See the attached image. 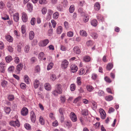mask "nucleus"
Instances as JSON below:
<instances>
[{
    "mask_svg": "<svg viewBox=\"0 0 131 131\" xmlns=\"http://www.w3.org/2000/svg\"><path fill=\"white\" fill-rule=\"evenodd\" d=\"M69 62L68 61L64 59L62 61L61 66V68L64 70L66 69L68 66Z\"/></svg>",
    "mask_w": 131,
    "mask_h": 131,
    "instance_id": "f257e3e1",
    "label": "nucleus"
},
{
    "mask_svg": "<svg viewBox=\"0 0 131 131\" xmlns=\"http://www.w3.org/2000/svg\"><path fill=\"white\" fill-rule=\"evenodd\" d=\"M49 41L47 39L43 40L40 41L39 45L40 46L43 47L46 46L49 43Z\"/></svg>",
    "mask_w": 131,
    "mask_h": 131,
    "instance_id": "f03ea898",
    "label": "nucleus"
},
{
    "mask_svg": "<svg viewBox=\"0 0 131 131\" xmlns=\"http://www.w3.org/2000/svg\"><path fill=\"white\" fill-rule=\"evenodd\" d=\"M6 65L3 62H1L0 63V71L4 73L5 72V70L6 68Z\"/></svg>",
    "mask_w": 131,
    "mask_h": 131,
    "instance_id": "7ed1b4c3",
    "label": "nucleus"
},
{
    "mask_svg": "<svg viewBox=\"0 0 131 131\" xmlns=\"http://www.w3.org/2000/svg\"><path fill=\"white\" fill-rule=\"evenodd\" d=\"M10 125L14 127L17 126L19 127L20 126V124L19 121L18 120H16L15 121H11L9 123Z\"/></svg>",
    "mask_w": 131,
    "mask_h": 131,
    "instance_id": "20e7f679",
    "label": "nucleus"
},
{
    "mask_svg": "<svg viewBox=\"0 0 131 131\" xmlns=\"http://www.w3.org/2000/svg\"><path fill=\"white\" fill-rule=\"evenodd\" d=\"M62 86L61 84H57L56 85V90H57L59 94H61L62 92Z\"/></svg>",
    "mask_w": 131,
    "mask_h": 131,
    "instance_id": "39448f33",
    "label": "nucleus"
},
{
    "mask_svg": "<svg viewBox=\"0 0 131 131\" xmlns=\"http://www.w3.org/2000/svg\"><path fill=\"white\" fill-rule=\"evenodd\" d=\"M71 119L73 122H75L77 121V118L75 114L73 112H71L70 115Z\"/></svg>",
    "mask_w": 131,
    "mask_h": 131,
    "instance_id": "423d86ee",
    "label": "nucleus"
},
{
    "mask_svg": "<svg viewBox=\"0 0 131 131\" xmlns=\"http://www.w3.org/2000/svg\"><path fill=\"white\" fill-rule=\"evenodd\" d=\"M70 71L71 72L74 73L78 70V68L77 65L74 64H72L70 66Z\"/></svg>",
    "mask_w": 131,
    "mask_h": 131,
    "instance_id": "0eeeda50",
    "label": "nucleus"
},
{
    "mask_svg": "<svg viewBox=\"0 0 131 131\" xmlns=\"http://www.w3.org/2000/svg\"><path fill=\"white\" fill-rule=\"evenodd\" d=\"M22 19L24 22H26L28 21V17L26 13L23 12L22 14Z\"/></svg>",
    "mask_w": 131,
    "mask_h": 131,
    "instance_id": "6e6552de",
    "label": "nucleus"
},
{
    "mask_svg": "<svg viewBox=\"0 0 131 131\" xmlns=\"http://www.w3.org/2000/svg\"><path fill=\"white\" fill-rule=\"evenodd\" d=\"M30 117L31 121L32 122L34 123L36 121V116L33 111H31L30 113Z\"/></svg>",
    "mask_w": 131,
    "mask_h": 131,
    "instance_id": "1a4fd4ad",
    "label": "nucleus"
},
{
    "mask_svg": "<svg viewBox=\"0 0 131 131\" xmlns=\"http://www.w3.org/2000/svg\"><path fill=\"white\" fill-rule=\"evenodd\" d=\"M28 113V110L26 107L23 108L21 111V114L22 115L26 116L27 114Z\"/></svg>",
    "mask_w": 131,
    "mask_h": 131,
    "instance_id": "9d476101",
    "label": "nucleus"
},
{
    "mask_svg": "<svg viewBox=\"0 0 131 131\" xmlns=\"http://www.w3.org/2000/svg\"><path fill=\"white\" fill-rule=\"evenodd\" d=\"M73 50L75 53L77 54H79L81 52L80 47L78 46H75L73 48Z\"/></svg>",
    "mask_w": 131,
    "mask_h": 131,
    "instance_id": "9b49d317",
    "label": "nucleus"
},
{
    "mask_svg": "<svg viewBox=\"0 0 131 131\" xmlns=\"http://www.w3.org/2000/svg\"><path fill=\"white\" fill-rule=\"evenodd\" d=\"M94 93L95 94L97 93V95L100 97L103 96L104 95V92L101 90H99L97 91H95Z\"/></svg>",
    "mask_w": 131,
    "mask_h": 131,
    "instance_id": "f8f14e48",
    "label": "nucleus"
},
{
    "mask_svg": "<svg viewBox=\"0 0 131 131\" xmlns=\"http://www.w3.org/2000/svg\"><path fill=\"white\" fill-rule=\"evenodd\" d=\"M13 16L14 20L16 22H17L19 18V14L18 13H16L13 15Z\"/></svg>",
    "mask_w": 131,
    "mask_h": 131,
    "instance_id": "ddd939ff",
    "label": "nucleus"
},
{
    "mask_svg": "<svg viewBox=\"0 0 131 131\" xmlns=\"http://www.w3.org/2000/svg\"><path fill=\"white\" fill-rule=\"evenodd\" d=\"M39 85V81L37 79L35 80L34 82V86L35 88L37 89Z\"/></svg>",
    "mask_w": 131,
    "mask_h": 131,
    "instance_id": "4468645a",
    "label": "nucleus"
},
{
    "mask_svg": "<svg viewBox=\"0 0 131 131\" xmlns=\"http://www.w3.org/2000/svg\"><path fill=\"white\" fill-rule=\"evenodd\" d=\"M34 33L33 31H31L29 34V38L30 40H32L34 37Z\"/></svg>",
    "mask_w": 131,
    "mask_h": 131,
    "instance_id": "2eb2a0df",
    "label": "nucleus"
},
{
    "mask_svg": "<svg viewBox=\"0 0 131 131\" xmlns=\"http://www.w3.org/2000/svg\"><path fill=\"white\" fill-rule=\"evenodd\" d=\"M5 38L9 42H12L13 41V38L9 35H6Z\"/></svg>",
    "mask_w": 131,
    "mask_h": 131,
    "instance_id": "dca6fc26",
    "label": "nucleus"
},
{
    "mask_svg": "<svg viewBox=\"0 0 131 131\" xmlns=\"http://www.w3.org/2000/svg\"><path fill=\"white\" fill-rule=\"evenodd\" d=\"M24 80L26 84H29L30 83V80L27 75H25L24 76Z\"/></svg>",
    "mask_w": 131,
    "mask_h": 131,
    "instance_id": "f3484780",
    "label": "nucleus"
},
{
    "mask_svg": "<svg viewBox=\"0 0 131 131\" xmlns=\"http://www.w3.org/2000/svg\"><path fill=\"white\" fill-rule=\"evenodd\" d=\"M63 28L61 26H58L56 32L58 34H60L62 31Z\"/></svg>",
    "mask_w": 131,
    "mask_h": 131,
    "instance_id": "a211bd4d",
    "label": "nucleus"
},
{
    "mask_svg": "<svg viewBox=\"0 0 131 131\" xmlns=\"http://www.w3.org/2000/svg\"><path fill=\"white\" fill-rule=\"evenodd\" d=\"M91 58L88 56H86L83 57V60L85 62H89L90 61Z\"/></svg>",
    "mask_w": 131,
    "mask_h": 131,
    "instance_id": "6ab92c4d",
    "label": "nucleus"
},
{
    "mask_svg": "<svg viewBox=\"0 0 131 131\" xmlns=\"http://www.w3.org/2000/svg\"><path fill=\"white\" fill-rule=\"evenodd\" d=\"M44 86L45 89L48 91L50 90L51 89V86L48 83L45 84Z\"/></svg>",
    "mask_w": 131,
    "mask_h": 131,
    "instance_id": "aec40b11",
    "label": "nucleus"
},
{
    "mask_svg": "<svg viewBox=\"0 0 131 131\" xmlns=\"http://www.w3.org/2000/svg\"><path fill=\"white\" fill-rule=\"evenodd\" d=\"M12 58L11 56H8L6 57L5 58V60L6 62L8 63L10 62L12 60Z\"/></svg>",
    "mask_w": 131,
    "mask_h": 131,
    "instance_id": "412c9836",
    "label": "nucleus"
},
{
    "mask_svg": "<svg viewBox=\"0 0 131 131\" xmlns=\"http://www.w3.org/2000/svg\"><path fill=\"white\" fill-rule=\"evenodd\" d=\"M94 8L96 10H99L100 8V5L98 2L96 3L94 6Z\"/></svg>",
    "mask_w": 131,
    "mask_h": 131,
    "instance_id": "4be33fe9",
    "label": "nucleus"
},
{
    "mask_svg": "<svg viewBox=\"0 0 131 131\" xmlns=\"http://www.w3.org/2000/svg\"><path fill=\"white\" fill-rule=\"evenodd\" d=\"M113 67V64L112 63H109L107 66L106 69L110 71L112 68Z\"/></svg>",
    "mask_w": 131,
    "mask_h": 131,
    "instance_id": "5701e85b",
    "label": "nucleus"
},
{
    "mask_svg": "<svg viewBox=\"0 0 131 131\" xmlns=\"http://www.w3.org/2000/svg\"><path fill=\"white\" fill-rule=\"evenodd\" d=\"M80 35L86 37L87 36V34L83 30L80 31Z\"/></svg>",
    "mask_w": 131,
    "mask_h": 131,
    "instance_id": "b1692460",
    "label": "nucleus"
},
{
    "mask_svg": "<svg viewBox=\"0 0 131 131\" xmlns=\"http://www.w3.org/2000/svg\"><path fill=\"white\" fill-rule=\"evenodd\" d=\"M105 99L106 101H110L113 100V97L111 95H109L105 96Z\"/></svg>",
    "mask_w": 131,
    "mask_h": 131,
    "instance_id": "393cba45",
    "label": "nucleus"
},
{
    "mask_svg": "<svg viewBox=\"0 0 131 131\" xmlns=\"http://www.w3.org/2000/svg\"><path fill=\"white\" fill-rule=\"evenodd\" d=\"M97 19L99 21H103L104 20L103 17L101 15L99 14H97Z\"/></svg>",
    "mask_w": 131,
    "mask_h": 131,
    "instance_id": "a878e982",
    "label": "nucleus"
},
{
    "mask_svg": "<svg viewBox=\"0 0 131 131\" xmlns=\"http://www.w3.org/2000/svg\"><path fill=\"white\" fill-rule=\"evenodd\" d=\"M23 67V65L21 63H20L17 66L16 69L17 71H20L21 70Z\"/></svg>",
    "mask_w": 131,
    "mask_h": 131,
    "instance_id": "bb28decb",
    "label": "nucleus"
},
{
    "mask_svg": "<svg viewBox=\"0 0 131 131\" xmlns=\"http://www.w3.org/2000/svg\"><path fill=\"white\" fill-rule=\"evenodd\" d=\"M91 24L93 26H95L97 25V22L96 20L93 19L91 21Z\"/></svg>",
    "mask_w": 131,
    "mask_h": 131,
    "instance_id": "cd10ccee",
    "label": "nucleus"
},
{
    "mask_svg": "<svg viewBox=\"0 0 131 131\" xmlns=\"http://www.w3.org/2000/svg\"><path fill=\"white\" fill-rule=\"evenodd\" d=\"M75 6L74 5H72L69 8V11L71 13H73L75 9Z\"/></svg>",
    "mask_w": 131,
    "mask_h": 131,
    "instance_id": "c85d7f7f",
    "label": "nucleus"
},
{
    "mask_svg": "<svg viewBox=\"0 0 131 131\" xmlns=\"http://www.w3.org/2000/svg\"><path fill=\"white\" fill-rule=\"evenodd\" d=\"M61 102L62 103H64L66 100L65 96L64 95H61L60 97Z\"/></svg>",
    "mask_w": 131,
    "mask_h": 131,
    "instance_id": "c756f323",
    "label": "nucleus"
},
{
    "mask_svg": "<svg viewBox=\"0 0 131 131\" xmlns=\"http://www.w3.org/2000/svg\"><path fill=\"white\" fill-rule=\"evenodd\" d=\"M86 88L87 91L89 92L92 91L94 88L92 86L88 85L86 86Z\"/></svg>",
    "mask_w": 131,
    "mask_h": 131,
    "instance_id": "7c9ffc66",
    "label": "nucleus"
},
{
    "mask_svg": "<svg viewBox=\"0 0 131 131\" xmlns=\"http://www.w3.org/2000/svg\"><path fill=\"white\" fill-rule=\"evenodd\" d=\"M65 109L63 108H60L59 110V112L60 114V115H63L64 113Z\"/></svg>",
    "mask_w": 131,
    "mask_h": 131,
    "instance_id": "2f4dec72",
    "label": "nucleus"
},
{
    "mask_svg": "<svg viewBox=\"0 0 131 131\" xmlns=\"http://www.w3.org/2000/svg\"><path fill=\"white\" fill-rule=\"evenodd\" d=\"M4 111L7 114H9L10 111V108L8 107H5L4 108Z\"/></svg>",
    "mask_w": 131,
    "mask_h": 131,
    "instance_id": "473e14b6",
    "label": "nucleus"
},
{
    "mask_svg": "<svg viewBox=\"0 0 131 131\" xmlns=\"http://www.w3.org/2000/svg\"><path fill=\"white\" fill-rule=\"evenodd\" d=\"M27 6L28 9L29 11H31L32 10V5L31 3H28L27 4Z\"/></svg>",
    "mask_w": 131,
    "mask_h": 131,
    "instance_id": "72a5a7b5",
    "label": "nucleus"
},
{
    "mask_svg": "<svg viewBox=\"0 0 131 131\" xmlns=\"http://www.w3.org/2000/svg\"><path fill=\"white\" fill-rule=\"evenodd\" d=\"M59 16V14L57 12H56L53 14V18L54 19H57L58 17Z\"/></svg>",
    "mask_w": 131,
    "mask_h": 131,
    "instance_id": "f704fd0d",
    "label": "nucleus"
},
{
    "mask_svg": "<svg viewBox=\"0 0 131 131\" xmlns=\"http://www.w3.org/2000/svg\"><path fill=\"white\" fill-rule=\"evenodd\" d=\"M98 75L97 74L95 73L92 74L91 75V78L93 80H95L97 78Z\"/></svg>",
    "mask_w": 131,
    "mask_h": 131,
    "instance_id": "c9c22d12",
    "label": "nucleus"
},
{
    "mask_svg": "<svg viewBox=\"0 0 131 131\" xmlns=\"http://www.w3.org/2000/svg\"><path fill=\"white\" fill-rule=\"evenodd\" d=\"M39 121L40 123L42 125H43L45 124V121L43 117L42 116H40L39 118Z\"/></svg>",
    "mask_w": 131,
    "mask_h": 131,
    "instance_id": "e433bc0d",
    "label": "nucleus"
},
{
    "mask_svg": "<svg viewBox=\"0 0 131 131\" xmlns=\"http://www.w3.org/2000/svg\"><path fill=\"white\" fill-rule=\"evenodd\" d=\"M70 89L71 91H74L75 89V85L74 84H71L70 86Z\"/></svg>",
    "mask_w": 131,
    "mask_h": 131,
    "instance_id": "4c0bfd02",
    "label": "nucleus"
},
{
    "mask_svg": "<svg viewBox=\"0 0 131 131\" xmlns=\"http://www.w3.org/2000/svg\"><path fill=\"white\" fill-rule=\"evenodd\" d=\"M82 113L83 115H87L88 114V111L87 110H84L82 111Z\"/></svg>",
    "mask_w": 131,
    "mask_h": 131,
    "instance_id": "58836bf2",
    "label": "nucleus"
},
{
    "mask_svg": "<svg viewBox=\"0 0 131 131\" xmlns=\"http://www.w3.org/2000/svg\"><path fill=\"white\" fill-rule=\"evenodd\" d=\"M90 35L94 39H96L98 37L97 34L95 33L92 32L91 34Z\"/></svg>",
    "mask_w": 131,
    "mask_h": 131,
    "instance_id": "ea45409f",
    "label": "nucleus"
},
{
    "mask_svg": "<svg viewBox=\"0 0 131 131\" xmlns=\"http://www.w3.org/2000/svg\"><path fill=\"white\" fill-rule=\"evenodd\" d=\"M53 64L52 63H50L48 64L47 68V70H49L51 69L53 67Z\"/></svg>",
    "mask_w": 131,
    "mask_h": 131,
    "instance_id": "a19ab883",
    "label": "nucleus"
},
{
    "mask_svg": "<svg viewBox=\"0 0 131 131\" xmlns=\"http://www.w3.org/2000/svg\"><path fill=\"white\" fill-rule=\"evenodd\" d=\"M86 45L88 46H92L93 45L94 42L92 40H89L86 42Z\"/></svg>",
    "mask_w": 131,
    "mask_h": 131,
    "instance_id": "79ce46f5",
    "label": "nucleus"
},
{
    "mask_svg": "<svg viewBox=\"0 0 131 131\" xmlns=\"http://www.w3.org/2000/svg\"><path fill=\"white\" fill-rule=\"evenodd\" d=\"M85 69L82 68L79 71V73L80 75H82L85 73Z\"/></svg>",
    "mask_w": 131,
    "mask_h": 131,
    "instance_id": "37998d69",
    "label": "nucleus"
},
{
    "mask_svg": "<svg viewBox=\"0 0 131 131\" xmlns=\"http://www.w3.org/2000/svg\"><path fill=\"white\" fill-rule=\"evenodd\" d=\"M30 46L29 45H27L24 48V51L26 53H28L29 51Z\"/></svg>",
    "mask_w": 131,
    "mask_h": 131,
    "instance_id": "c03bdc74",
    "label": "nucleus"
},
{
    "mask_svg": "<svg viewBox=\"0 0 131 131\" xmlns=\"http://www.w3.org/2000/svg\"><path fill=\"white\" fill-rule=\"evenodd\" d=\"M89 19V17L88 15L85 16L83 18V21L85 23L87 22Z\"/></svg>",
    "mask_w": 131,
    "mask_h": 131,
    "instance_id": "a18cd8bd",
    "label": "nucleus"
},
{
    "mask_svg": "<svg viewBox=\"0 0 131 131\" xmlns=\"http://www.w3.org/2000/svg\"><path fill=\"white\" fill-rule=\"evenodd\" d=\"M65 124L69 128H70L72 126L71 122L69 121H67L65 122Z\"/></svg>",
    "mask_w": 131,
    "mask_h": 131,
    "instance_id": "49530a36",
    "label": "nucleus"
},
{
    "mask_svg": "<svg viewBox=\"0 0 131 131\" xmlns=\"http://www.w3.org/2000/svg\"><path fill=\"white\" fill-rule=\"evenodd\" d=\"M14 99V96L12 95H9L8 96V99L9 101H13Z\"/></svg>",
    "mask_w": 131,
    "mask_h": 131,
    "instance_id": "de8ad7c7",
    "label": "nucleus"
},
{
    "mask_svg": "<svg viewBox=\"0 0 131 131\" xmlns=\"http://www.w3.org/2000/svg\"><path fill=\"white\" fill-rule=\"evenodd\" d=\"M77 82L78 85H80L81 84V78L80 77H78L77 78Z\"/></svg>",
    "mask_w": 131,
    "mask_h": 131,
    "instance_id": "09e8293b",
    "label": "nucleus"
},
{
    "mask_svg": "<svg viewBox=\"0 0 131 131\" xmlns=\"http://www.w3.org/2000/svg\"><path fill=\"white\" fill-rule=\"evenodd\" d=\"M24 126L25 128L27 130H30L31 128V127L30 125L28 123L24 125Z\"/></svg>",
    "mask_w": 131,
    "mask_h": 131,
    "instance_id": "8fccbe9b",
    "label": "nucleus"
},
{
    "mask_svg": "<svg viewBox=\"0 0 131 131\" xmlns=\"http://www.w3.org/2000/svg\"><path fill=\"white\" fill-rule=\"evenodd\" d=\"M7 50L10 52H13L14 51L13 48L10 46H7Z\"/></svg>",
    "mask_w": 131,
    "mask_h": 131,
    "instance_id": "3c124183",
    "label": "nucleus"
},
{
    "mask_svg": "<svg viewBox=\"0 0 131 131\" xmlns=\"http://www.w3.org/2000/svg\"><path fill=\"white\" fill-rule=\"evenodd\" d=\"M91 103L92 105V107L94 109H96L97 107L96 103L94 101H92Z\"/></svg>",
    "mask_w": 131,
    "mask_h": 131,
    "instance_id": "603ef678",
    "label": "nucleus"
},
{
    "mask_svg": "<svg viewBox=\"0 0 131 131\" xmlns=\"http://www.w3.org/2000/svg\"><path fill=\"white\" fill-rule=\"evenodd\" d=\"M36 22V19L35 18H32L30 21L31 24L32 25H34Z\"/></svg>",
    "mask_w": 131,
    "mask_h": 131,
    "instance_id": "864d4df0",
    "label": "nucleus"
},
{
    "mask_svg": "<svg viewBox=\"0 0 131 131\" xmlns=\"http://www.w3.org/2000/svg\"><path fill=\"white\" fill-rule=\"evenodd\" d=\"M39 2L41 4H46L47 2L46 0H39Z\"/></svg>",
    "mask_w": 131,
    "mask_h": 131,
    "instance_id": "5fc2aeb1",
    "label": "nucleus"
},
{
    "mask_svg": "<svg viewBox=\"0 0 131 131\" xmlns=\"http://www.w3.org/2000/svg\"><path fill=\"white\" fill-rule=\"evenodd\" d=\"M51 22L52 24L53 28H55L57 24L56 22L53 20H51Z\"/></svg>",
    "mask_w": 131,
    "mask_h": 131,
    "instance_id": "6e6d98bb",
    "label": "nucleus"
},
{
    "mask_svg": "<svg viewBox=\"0 0 131 131\" xmlns=\"http://www.w3.org/2000/svg\"><path fill=\"white\" fill-rule=\"evenodd\" d=\"M104 79L107 82L110 83L111 82V81L110 78L107 76H106L105 77Z\"/></svg>",
    "mask_w": 131,
    "mask_h": 131,
    "instance_id": "4d7b16f0",
    "label": "nucleus"
},
{
    "mask_svg": "<svg viewBox=\"0 0 131 131\" xmlns=\"http://www.w3.org/2000/svg\"><path fill=\"white\" fill-rule=\"evenodd\" d=\"M61 3L63 4L64 7L68 5V2L67 0H64L61 2Z\"/></svg>",
    "mask_w": 131,
    "mask_h": 131,
    "instance_id": "13d9d810",
    "label": "nucleus"
},
{
    "mask_svg": "<svg viewBox=\"0 0 131 131\" xmlns=\"http://www.w3.org/2000/svg\"><path fill=\"white\" fill-rule=\"evenodd\" d=\"M40 69L39 66H37L36 67L35 69V73H38L40 71Z\"/></svg>",
    "mask_w": 131,
    "mask_h": 131,
    "instance_id": "bf43d9fd",
    "label": "nucleus"
},
{
    "mask_svg": "<svg viewBox=\"0 0 131 131\" xmlns=\"http://www.w3.org/2000/svg\"><path fill=\"white\" fill-rule=\"evenodd\" d=\"M5 6V4L2 1L0 2V9H3Z\"/></svg>",
    "mask_w": 131,
    "mask_h": 131,
    "instance_id": "052dcab7",
    "label": "nucleus"
},
{
    "mask_svg": "<svg viewBox=\"0 0 131 131\" xmlns=\"http://www.w3.org/2000/svg\"><path fill=\"white\" fill-rule=\"evenodd\" d=\"M42 13L43 14H45L47 12V9L45 7L43 8L41 10Z\"/></svg>",
    "mask_w": 131,
    "mask_h": 131,
    "instance_id": "680f3d73",
    "label": "nucleus"
},
{
    "mask_svg": "<svg viewBox=\"0 0 131 131\" xmlns=\"http://www.w3.org/2000/svg\"><path fill=\"white\" fill-rule=\"evenodd\" d=\"M60 49L62 51H65L67 50V48L64 46L62 45H61Z\"/></svg>",
    "mask_w": 131,
    "mask_h": 131,
    "instance_id": "e2e57ef3",
    "label": "nucleus"
},
{
    "mask_svg": "<svg viewBox=\"0 0 131 131\" xmlns=\"http://www.w3.org/2000/svg\"><path fill=\"white\" fill-rule=\"evenodd\" d=\"M52 93L54 96H57L58 95V93L56 89L53 91Z\"/></svg>",
    "mask_w": 131,
    "mask_h": 131,
    "instance_id": "0e129e2a",
    "label": "nucleus"
},
{
    "mask_svg": "<svg viewBox=\"0 0 131 131\" xmlns=\"http://www.w3.org/2000/svg\"><path fill=\"white\" fill-rule=\"evenodd\" d=\"M14 62L16 63H18L19 62L20 60L18 57H16L14 58Z\"/></svg>",
    "mask_w": 131,
    "mask_h": 131,
    "instance_id": "69168bd1",
    "label": "nucleus"
},
{
    "mask_svg": "<svg viewBox=\"0 0 131 131\" xmlns=\"http://www.w3.org/2000/svg\"><path fill=\"white\" fill-rule=\"evenodd\" d=\"M14 69V67L13 66H10L8 69V70L10 72L13 71Z\"/></svg>",
    "mask_w": 131,
    "mask_h": 131,
    "instance_id": "338daca9",
    "label": "nucleus"
},
{
    "mask_svg": "<svg viewBox=\"0 0 131 131\" xmlns=\"http://www.w3.org/2000/svg\"><path fill=\"white\" fill-rule=\"evenodd\" d=\"M7 83V81L5 80H4L2 83L1 85L2 86L4 87L6 86Z\"/></svg>",
    "mask_w": 131,
    "mask_h": 131,
    "instance_id": "774afa93",
    "label": "nucleus"
}]
</instances>
